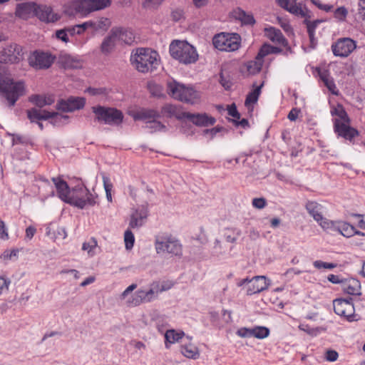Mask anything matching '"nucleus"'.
<instances>
[{"label":"nucleus","instance_id":"obj_1","mask_svg":"<svg viewBox=\"0 0 365 365\" xmlns=\"http://www.w3.org/2000/svg\"><path fill=\"white\" fill-rule=\"evenodd\" d=\"M26 93V87L23 81H14L7 73L4 66H0V96L9 108L16 105L20 97Z\"/></svg>","mask_w":365,"mask_h":365},{"label":"nucleus","instance_id":"obj_2","mask_svg":"<svg viewBox=\"0 0 365 365\" xmlns=\"http://www.w3.org/2000/svg\"><path fill=\"white\" fill-rule=\"evenodd\" d=\"M166 88L168 94L175 100L191 105L200 102V93L192 86L185 85L172 79L167 82Z\"/></svg>","mask_w":365,"mask_h":365},{"label":"nucleus","instance_id":"obj_3","mask_svg":"<svg viewBox=\"0 0 365 365\" xmlns=\"http://www.w3.org/2000/svg\"><path fill=\"white\" fill-rule=\"evenodd\" d=\"M132 65L141 73L152 72L157 69L160 60L158 53L150 48H138L130 56Z\"/></svg>","mask_w":365,"mask_h":365},{"label":"nucleus","instance_id":"obj_4","mask_svg":"<svg viewBox=\"0 0 365 365\" xmlns=\"http://www.w3.org/2000/svg\"><path fill=\"white\" fill-rule=\"evenodd\" d=\"M169 50L170 56L183 64L194 63L198 59L195 48L185 41H173Z\"/></svg>","mask_w":365,"mask_h":365},{"label":"nucleus","instance_id":"obj_5","mask_svg":"<svg viewBox=\"0 0 365 365\" xmlns=\"http://www.w3.org/2000/svg\"><path fill=\"white\" fill-rule=\"evenodd\" d=\"M91 109L95 114L94 121L96 122L110 125H118L123 121V113L115 108L96 106H93Z\"/></svg>","mask_w":365,"mask_h":365},{"label":"nucleus","instance_id":"obj_6","mask_svg":"<svg viewBox=\"0 0 365 365\" xmlns=\"http://www.w3.org/2000/svg\"><path fill=\"white\" fill-rule=\"evenodd\" d=\"M155 249L158 254H169L172 256L182 255V245L171 236H157Z\"/></svg>","mask_w":365,"mask_h":365},{"label":"nucleus","instance_id":"obj_7","mask_svg":"<svg viewBox=\"0 0 365 365\" xmlns=\"http://www.w3.org/2000/svg\"><path fill=\"white\" fill-rule=\"evenodd\" d=\"M241 37L237 34L221 33L212 39L214 46L223 51H235L240 46Z\"/></svg>","mask_w":365,"mask_h":365},{"label":"nucleus","instance_id":"obj_8","mask_svg":"<svg viewBox=\"0 0 365 365\" xmlns=\"http://www.w3.org/2000/svg\"><path fill=\"white\" fill-rule=\"evenodd\" d=\"M111 0H78L73 3L76 14L86 16L91 12L110 6Z\"/></svg>","mask_w":365,"mask_h":365},{"label":"nucleus","instance_id":"obj_9","mask_svg":"<svg viewBox=\"0 0 365 365\" xmlns=\"http://www.w3.org/2000/svg\"><path fill=\"white\" fill-rule=\"evenodd\" d=\"M333 307L334 312L349 322L357 321L355 314V309L352 302V298L348 299H336L333 301Z\"/></svg>","mask_w":365,"mask_h":365},{"label":"nucleus","instance_id":"obj_10","mask_svg":"<svg viewBox=\"0 0 365 365\" xmlns=\"http://www.w3.org/2000/svg\"><path fill=\"white\" fill-rule=\"evenodd\" d=\"M56 58V56L49 52L35 51L29 58V63L33 68L37 69H46L51 66Z\"/></svg>","mask_w":365,"mask_h":365},{"label":"nucleus","instance_id":"obj_11","mask_svg":"<svg viewBox=\"0 0 365 365\" xmlns=\"http://www.w3.org/2000/svg\"><path fill=\"white\" fill-rule=\"evenodd\" d=\"M356 48V43L350 38H339L331 45V51L335 56H349Z\"/></svg>","mask_w":365,"mask_h":365},{"label":"nucleus","instance_id":"obj_12","mask_svg":"<svg viewBox=\"0 0 365 365\" xmlns=\"http://www.w3.org/2000/svg\"><path fill=\"white\" fill-rule=\"evenodd\" d=\"M23 56L22 48L16 43L7 45L0 50V62L4 63H18Z\"/></svg>","mask_w":365,"mask_h":365},{"label":"nucleus","instance_id":"obj_13","mask_svg":"<svg viewBox=\"0 0 365 365\" xmlns=\"http://www.w3.org/2000/svg\"><path fill=\"white\" fill-rule=\"evenodd\" d=\"M182 118H187L191 121L193 124L199 127H208L213 125L216 120L215 118L207 115V113H191L189 112H182L178 119L181 120Z\"/></svg>","mask_w":365,"mask_h":365},{"label":"nucleus","instance_id":"obj_14","mask_svg":"<svg viewBox=\"0 0 365 365\" xmlns=\"http://www.w3.org/2000/svg\"><path fill=\"white\" fill-rule=\"evenodd\" d=\"M86 104L83 97H69L68 99H61L56 104V108L63 112H73L82 109Z\"/></svg>","mask_w":365,"mask_h":365},{"label":"nucleus","instance_id":"obj_15","mask_svg":"<svg viewBox=\"0 0 365 365\" xmlns=\"http://www.w3.org/2000/svg\"><path fill=\"white\" fill-rule=\"evenodd\" d=\"M349 123H342L337 118L334 120V132L340 136L347 140L352 141V140L359 135V131L351 127Z\"/></svg>","mask_w":365,"mask_h":365},{"label":"nucleus","instance_id":"obj_16","mask_svg":"<svg viewBox=\"0 0 365 365\" xmlns=\"http://www.w3.org/2000/svg\"><path fill=\"white\" fill-rule=\"evenodd\" d=\"M34 16L45 23H54L60 19V16L53 12L51 6L45 4H36Z\"/></svg>","mask_w":365,"mask_h":365},{"label":"nucleus","instance_id":"obj_17","mask_svg":"<svg viewBox=\"0 0 365 365\" xmlns=\"http://www.w3.org/2000/svg\"><path fill=\"white\" fill-rule=\"evenodd\" d=\"M79 190L82 194L85 195V197L75 196L71 200V205H73L78 208L83 209L86 205L93 206L96 204V198L98 195H94L90 192L89 190L85 186L79 187Z\"/></svg>","mask_w":365,"mask_h":365},{"label":"nucleus","instance_id":"obj_18","mask_svg":"<svg viewBox=\"0 0 365 365\" xmlns=\"http://www.w3.org/2000/svg\"><path fill=\"white\" fill-rule=\"evenodd\" d=\"M270 284V280L265 276H255L251 279V284L247 290L248 295L259 293L267 289Z\"/></svg>","mask_w":365,"mask_h":365},{"label":"nucleus","instance_id":"obj_19","mask_svg":"<svg viewBox=\"0 0 365 365\" xmlns=\"http://www.w3.org/2000/svg\"><path fill=\"white\" fill-rule=\"evenodd\" d=\"M52 181L55 185L58 197L63 201L71 204V200L75 196L73 195L70 196V189L67 182L60 178H52Z\"/></svg>","mask_w":365,"mask_h":365},{"label":"nucleus","instance_id":"obj_20","mask_svg":"<svg viewBox=\"0 0 365 365\" xmlns=\"http://www.w3.org/2000/svg\"><path fill=\"white\" fill-rule=\"evenodd\" d=\"M265 36L273 43L287 47V51L292 52L291 48L288 45V41L282 34V31L274 27L266 28L264 29Z\"/></svg>","mask_w":365,"mask_h":365},{"label":"nucleus","instance_id":"obj_21","mask_svg":"<svg viewBox=\"0 0 365 365\" xmlns=\"http://www.w3.org/2000/svg\"><path fill=\"white\" fill-rule=\"evenodd\" d=\"M36 3L24 2L18 4L15 9V16L22 19H28L31 14H34Z\"/></svg>","mask_w":365,"mask_h":365},{"label":"nucleus","instance_id":"obj_22","mask_svg":"<svg viewBox=\"0 0 365 365\" xmlns=\"http://www.w3.org/2000/svg\"><path fill=\"white\" fill-rule=\"evenodd\" d=\"M161 115L159 111L155 109L141 108L133 114L135 120H153L160 118Z\"/></svg>","mask_w":365,"mask_h":365},{"label":"nucleus","instance_id":"obj_23","mask_svg":"<svg viewBox=\"0 0 365 365\" xmlns=\"http://www.w3.org/2000/svg\"><path fill=\"white\" fill-rule=\"evenodd\" d=\"M343 291L350 295H360L361 294V283L354 278L344 279L341 284Z\"/></svg>","mask_w":365,"mask_h":365},{"label":"nucleus","instance_id":"obj_24","mask_svg":"<svg viewBox=\"0 0 365 365\" xmlns=\"http://www.w3.org/2000/svg\"><path fill=\"white\" fill-rule=\"evenodd\" d=\"M113 31H115V37L118 41H120L125 44L130 45L135 41V36L130 29L123 27H114Z\"/></svg>","mask_w":365,"mask_h":365},{"label":"nucleus","instance_id":"obj_25","mask_svg":"<svg viewBox=\"0 0 365 365\" xmlns=\"http://www.w3.org/2000/svg\"><path fill=\"white\" fill-rule=\"evenodd\" d=\"M318 75L320 79L323 81L324 86L328 90L334 95H338L339 90L337 89L334 81L332 77L330 76L329 71L328 70L318 69Z\"/></svg>","mask_w":365,"mask_h":365},{"label":"nucleus","instance_id":"obj_26","mask_svg":"<svg viewBox=\"0 0 365 365\" xmlns=\"http://www.w3.org/2000/svg\"><path fill=\"white\" fill-rule=\"evenodd\" d=\"M27 117L31 123H36L41 120H48L52 116L49 111L32 108L26 110Z\"/></svg>","mask_w":365,"mask_h":365},{"label":"nucleus","instance_id":"obj_27","mask_svg":"<svg viewBox=\"0 0 365 365\" xmlns=\"http://www.w3.org/2000/svg\"><path fill=\"white\" fill-rule=\"evenodd\" d=\"M305 208L307 212L312 216L315 221H319L322 219V209L323 206L316 201L309 200L305 205Z\"/></svg>","mask_w":365,"mask_h":365},{"label":"nucleus","instance_id":"obj_28","mask_svg":"<svg viewBox=\"0 0 365 365\" xmlns=\"http://www.w3.org/2000/svg\"><path fill=\"white\" fill-rule=\"evenodd\" d=\"M117 41L115 31H113L111 29L108 36L103 39L101 45V51L106 55L110 53L115 47Z\"/></svg>","mask_w":365,"mask_h":365},{"label":"nucleus","instance_id":"obj_29","mask_svg":"<svg viewBox=\"0 0 365 365\" xmlns=\"http://www.w3.org/2000/svg\"><path fill=\"white\" fill-rule=\"evenodd\" d=\"M154 300L153 296L150 294L149 290L145 291L143 289H138L134 294L133 299L130 302L133 306H138L143 303L150 302Z\"/></svg>","mask_w":365,"mask_h":365},{"label":"nucleus","instance_id":"obj_30","mask_svg":"<svg viewBox=\"0 0 365 365\" xmlns=\"http://www.w3.org/2000/svg\"><path fill=\"white\" fill-rule=\"evenodd\" d=\"M29 101L40 108L45 106H50L55 101L53 96H43L37 94L31 96Z\"/></svg>","mask_w":365,"mask_h":365},{"label":"nucleus","instance_id":"obj_31","mask_svg":"<svg viewBox=\"0 0 365 365\" xmlns=\"http://www.w3.org/2000/svg\"><path fill=\"white\" fill-rule=\"evenodd\" d=\"M233 16L243 25H254L255 20L252 14H247L242 9L237 8L233 11Z\"/></svg>","mask_w":365,"mask_h":365},{"label":"nucleus","instance_id":"obj_32","mask_svg":"<svg viewBox=\"0 0 365 365\" xmlns=\"http://www.w3.org/2000/svg\"><path fill=\"white\" fill-rule=\"evenodd\" d=\"M263 57H260L259 52L255 60L250 61L245 64L247 71L249 74L255 75L261 71L263 64Z\"/></svg>","mask_w":365,"mask_h":365},{"label":"nucleus","instance_id":"obj_33","mask_svg":"<svg viewBox=\"0 0 365 365\" xmlns=\"http://www.w3.org/2000/svg\"><path fill=\"white\" fill-rule=\"evenodd\" d=\"M336 231L339 232L345 237H351L354 236V230L355 227L346 222H338Z\"/></svg>","mask_w":365,"mask_h":365},{"label":"nucleus","instance_id":"obj_34","mask_svg":"<svg viewBox=\"0 0 365 365\" xmlns=\"http://www.w3.org/2000/svg\"><path fill=\"white\" fill-rule=\"evenodd\" d=\"M110 21L108 18L101 17L96 21H90L91 29L95 31H106L110 26Z\"/></svg>","mask_w":365,"mask_h":365},{"label":"nucleus","instance_id":"obj_35","mask_svg":"<svg viewBox=\"0 0 365 365\" xmlns=\"http://www.w3.org/2000/svg\"><path fill=\"white\" fill-rule=\"evenodd\" d=\"M181 353L190 359H196L199 356L198 349L191 344L182 345Z\"/></svg>","mask_w":365,"mask_h":365},{"label":"nucleus","instance_id":"obj_36","mask_svg":"<svg viewBox=\"0 0 365 365\" xmlns=\"http://www.w3.org/2000/svg\"><path fill=\"white\" fill-rule=\"evenodd\" d=\"M262 86L263 83L261 85L256 86L253 91L247 94L245 102L246 106H249L250 104H255L257 102Z\"/></svg>","mask_w":365,"mask_h":365},{"label":"nucleus","instance_id":"obj_37","mask_svg":"<svg viewBox=\"0 0 365 365\" xmlns=\"http://www.w3.org/2000/svg\"><path fill=\"white\" fill-rule=\"evenodd\" d=\"M331 113L332 115H337L339 118V120L342 123H350V118L342 106L339 105L334 108L331 110Z\"/></svg>","mask_w":365,"mask_h":365},{"label":"nucleus","instance_id":"obj_38","mask_svg":"<svg viewBox=\"0 0 365 365\" xmlns=\"http://www.w3.org/2000/svg\"><path fill=\"white\" fill-rule=\"evenodd\" d=\"M52 115L50 119H52L51 123L56 126H60L67 123L69 117L67 115L59 114L57 112H50Z\"/></svg>","mask_w":365,"mask_h":365},{"label":"nucleus","instance_id":"obj_39","mask_svg":"<svg viewBox=\"0 0 365 365\" xmlns=\"http://www.w3.org/2000/svg\"><path fill=\"white\" fill-rule=\"evenodd\" d=\"M184 336V332H176L174 329L168 330L165 332V341L170 344H173L178 341Z\"/></svg>","mask_w":365,"mask_h":365},{"label":"nucleus","instance_id":"obj_40","mask_svg":"<svg viewBox=\"0 0 365 365\" xmlns=\"http://www.w3.org/2000/svg\"><path fill=\"white\" fill-rule=\"evenodd\" d=\"M146 124V128L150 129L151 133L166 130V126L157 119L148 120Z\"/></svg>","mask_w":365,"mask_h":365},{"label":"nucleus","instance_id":"obj_41","mask_svg":"<svg viewBox=\"0 0 365 365\" xmlns=\"http://www.w3.org/2000/svg\"><path fill=\"white\" fill-rule=\"evenodd\" d=\"M259 52L260 57L264 58V56H266L267 55H268L269 53H279L282 52V48L277 47V46L264 44L261 48V49L259 50Z\"/></svg>","mask_w":365,"mask_h":365},{"label":"nucleus","instance_id":"obj_42","mask_svg":"<svg viewBox=\"0 0 365 365\" xmlns=\"http://www.w3.org/2000/svg\"><path fill=\"white\" fill-rule=\"evenodd\" d=\"M322 228L327 231H336L338 222L329 220L322 216V219L317 221Z\"/></svg>","mask_w":365,"mask_h":365},{"label":"nucleus","instance_id":"obj_43","mask_svg":"<svg viewBox=\"0 0 365 365\" xmlns=\"http://www.w3.org/2000/svg\"><path fill=\"white\" fill-rule=\"evenodd\" d=\"M161 113L167 118L175 116L177 118V107L173 104H165L161 108Z\"/></svg>","mask_w":365,"mask_h":365},{"label":"nucleus","instance_id":"obj_44","mask_svg":"<svg viewBox=\"0 0 365 365\" xmlns=\"http://www.w3.org/2000/svg\"><path fill=\"white\" fill-rule=\"evenodd\" d=\"M252 336L257 339H264L269 334V329L265 327H257L252 329Z\"/></svg>","mask_w":365,"mask_h":365},{"label":"nucleus","instance_id":"obj_45","mask_svg":"<svg viewBox=\"0 0 365 365\" xmlns=\"http://www.w3.org/2000/svg\"><path fill=\"white\" fill-rule=\"evenodd\" d=\"M102 179L103 182V187L106 194V198L109 202H111V190L113 188V184L111 183L110 178L108 176H106L104 173L102 174Z\"/></svg>","mask_w":365,"mask_h":365},{"label":"nucleus","instance_id":"obj_46","mask_svg":"<svg viewBox=\"0 0 365 365\" xmlns=\"http://www.w3.org/2000/svg\"><path fill=\"white\" fill-rule=\"evenodd\" d=\"M323 22V20H315L313 21H311L309 20V19H305L304 20V24L307 26V32L309 36L313 35V33H315V29L317 27V26Z\"/></svg>","mask_w":365,"mask_h":365},{"label":"nucleus","instance_id":"obj_47","mask_svg":"<svg viewBox=\"0 0 365 365\" xmlns=\"http://www.w3.org/2000/svg\"><path fill=\"white\" fill-rule=\"evenodd\" d=\"M124 241H125V248L127 250H130L133 247L134 242H135V237H134V235L133 234L131 230L129 229L125 232Z\"/></svg>","mask_w":365,"mask_h":365},{"label":"nucleus","instance_id":"obj_48","mask_svg":"<svg viewBox=\"0 0 365 365\" xmlns=\"http://www.w3.org/2000/svg\"><path fill=\"white\" fill-rule=\"evenodd\" d=\"M297 16H300L302 17H304L305 19H310L311 16L309 14V11L306 9H303L301 6H299L296 4V6L292 8V11L290 12Z\"/></svg>","mask_w":365,"mask_h":365},{"label":"nucleus","instance_id":"obj_49","mask_svg":"<svg viewBox=\"0 0 365 365\" xmlns=\"http://www.w3.org/2000/svg\"><path fill=\"white\" fill-rule=\"evenodd\" d=\"M227 231H231L232 234H229L228 232L225 233L224 236L226 241L235 243L237 240V237L241 235V231L237 229L227 230Z\"/></svg>","mask_w":365,"mask_h":365},{"label":"nucleus","instance_id":"obj_50","mask_svg":"<svg viewBox=\"0 0 365 365\" xmlns=\"http://www.w3.org/2000/svg\"><path fill=\"white\" fill-rule=\"evenodd\" d=\"M143 220H144L137 217L136 215L132 214L129 222V227L130 229L139 228L143 225Z\"/></svg>","mask_w":365,"mask_h":365},{"label":"nucleus","instance_id":"obj_51","mask_svg":"<svg viewBox=\"0 0 365 365\" xmlns=\"http://www.w3.org/2000/svg\"><path fill=\"white\" fill-rule=\"evenodd\" d=\"M348 14L347 9L344 6L337 8L334 12V18L339 21H344Z\"/></svg>","mask_w":365,"mask_h":365},{"label":"nucleus","instance_id":"obj_52","mask_svg":"<svg viewBox=\"0 0 365 365\" xmlns=\"http://www.w3.org/2000/svg\"><path fill=\"white\" fill-rule=\"evenodd\" d=\"M279 6L291 12L297 4V0H278Z\"/></svg>","mask_w":365,"mask_h":365},{"label":"nucleus","instance_id":"obj_53","mask_svg":"<svg viewBox=\"0 0 365 365\" xmlns=\"http://www.w3.org/2000/svg\"><path fill=\"white\" fill-rule=\"evenodd\" d=\"M149 90L153 96L160 98L163 96V88L159 85L150 84L149 85Z\"/></svg>","mask_w":365,"mask_h":365},{"label":"nucleus","instance_id":"obj_54","mask_svg":"<svg viewBox=\"0 0 365 365\" xmlns=\"http://www.w3.org/2000/svg\"><path fill=\"white\" fill-rule=\"evenodd\" d=\"M150 294L155 299L157 298L158 293L162 292L160 283L158 282H154L150 284L149 289Z\"/></svg>","mask_w":365,"mask_h":365},{"label":"nucleus","instance_id":"obj_55","mask_svg":"<svg viewBox=\"0 0 365 365\" xmlns=\"http://www.w3.org/2000/svg\"><path fill=\"white\" fill-rule=\"evenodd\" d=\"M314 267L317 269H331L336 267V264L334 263L325 262L321 260L314 261L313 263Z\"/></svg>","mask_w":365,"mask_h":365},{"label":"nucleus","instance_id":"obj_56","mask_svg":"<svg viewBox=\"0 0 365 365\" xmlns=\"http://www.w3.org/2000/svg\"><path fill=\"white\" fill-rule=\"evenodd\" d=\"M68 31H66V28L63 29L57 30L56 31V36L57 38L61 40L62 41L67 43L69 41L68 37Z\"/></svg>","mask_w":365,"mask_h":365},{"label":"nucleus","instance_id":"obj_57","mask_svg":"<svg viewBox=\"0 0 365 365\" xmlns=\"http://www.w3.org/2000/svg\"><path fill=\"white\" fill-rule=\"evenodd\" d=\"M88 93L92 96H98V95H106L107 89L106 88H88L87 89Z\"/></svg>","mask_w":365,"mask_h":365},{"label":"nucleus","instance_id":"obj_58","mask_svg":"<svg viewBox=\"0 0 365 365\" xmlns=\"http://www.w3.org/2000/svg\"><path fill=\"white\" fill-rule=\"evenodd\" d=\"M132 214L136 215L139 218L145 220L148 215V209L145 206H141L140 207L136 209Z\"/></svg>","mask_w":365,"mask_h":365},{"label":"nucleus","instance_id":"obj_59","mask_svg":"<svg viewBox=\"0 0 365 365\" xmlns=\"http://www.w3.org/2000/svg\"><path fill=\"white\" fill-rule=\"evenodd\" d=\"M252 204L253 207H255L257 209H262L266 206L267 202L264 197H259V198H254L252 200Z\"/></svg>","mask_w":365,"mask_h":365},{"label":"nucleus","instance_id":"obj_60","mask_svg":"<svg viewBox=\"0 0 365 365\" xmlns=\"http://www.w3.org/2000/svg\"><path fill=\"white\" fill-rule=\"evenodd\" d=\"M312 3L317 6L319 9L327 12L331 11L333 8L332 5L322 4L319 0H311Z\"/></svg>","mask_w":365,"mask_h":365},{"label":"nucleus","instance_id":"obj_61","mask_svg":"<svg viewBox=\"0 0 365 365\" xmlns=\"http://www.w3.org/2000/svg\"><path fill=\"white\" fill-rule=\"evenodd\" d=\"M11 284V280L4 277H0V295L4 290H7Z\"/></svg>","mask_w":365,"mask_h":365},{"label":"nucleus","instance_id":"obj_62","mask_svg":"<svg viewBox=\"0 0 365 365\" xmlns=\"http://www.w3.org/2000/svg\"><path fill=\"white\" fill-rule=\"evenodd\" d=\"M97 246V242L94 238H92L89 242H84L82 246L83 250L90 252L93 248Z\"/></svg>","mask_w":365,"mask_h":365},{"label":"nucleus","instance_id":"obj_63","mask_svg":"<svg viewBox=\"0 0 365 365\" xmlns=\"http://www.w3.org/2000/svg\"><path fill=\"white\" fill-rule=\"evenodd\" d=\"M350 215L353 217L361 218L358 222L357 227L365 230V215L358 213H351Z\"/></svg>","mask_w":365,"mask_h":365},{"label":"nucleus","instance_id":"obj_64","mask_svg":"<svg viewBox=\"0 0 365 365\" xmlns=\"http://www.w3.org/2000/svg\"><path fill=\"white\" fill-rule=\"evenodd\" d=\"M358 12L361 19L365 20V0L359 1Z\"/></svg>","mask_w":365,"mask_h":365}]
</instances>
